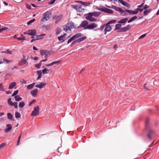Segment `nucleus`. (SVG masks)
I'll list each match as a JSON object with an SVG mask.
<instances>
[{
  "instance_id": "f257e3e1",
  "label": "nucleus",
  "mask_w": 159,
  "mask_h": 159,
  "mask_svg": "<svg viewBox=\"0 0 159 159\" xmlns=\"http://www.w3.org/2000/svg\"><path fill=\"white\" fill-rule=\"evenodd\" d=\"M76 26L72 21L68 22L65 25L63 26V30L66 32H71V29L75 28Z\"/></svg>"
},
{
  "instance_id": "f03ea898",
  "label": "nucleus",
  "mask_w": 159,
  "mask_h": 159,
  "mask_svg": "<svg viewBox=\"0 0 159 159\" xmlns=\"http://www.w3.org/2000/svg\"><path fill=\"white\" fill-rule=\"evenodd\" d=\"M24 34H28L32 36H35L36 35V31L35 30H30L24 33Z\"/></svg>"
},
{
  "instance_id": "7ed1b4c3",
  "label": "nucleus",
  "mask_w": 159,
  "mask_h": 159,
  "mask_svg": "<svg viewBox=\"0 0 159 159\" xmlns=\"http://www.w3.org/2000/svg\"><path fill=\"white\" fill-rule=\"evenodd\" d=\"M105 27V28L104 30V34H106L107 32H110L111 30V25L107 24L105 25H103L101 27V29H103Z\"/></svg>"
},
{
  "instance_id": "20e7f679",
  "label": "nucleus",
  "mask_w": 159,
  "mask_h": 159,
  "mask_svg": "<svg viewBox=\"0 0 159 159\" xmlns=\"http://www.w3.org/2000/svg\"><path fill=\"white\" fill-rule=\"evenodd\" d=\"M39 106L35 107L34 108V110L32 111L31 116H36L39 114Z\"/></svg>"
},
{
  "instance_id": "39448f33",
  "label": "nucleus",
  "mask_w": 159,
  "mask_h": 159,
  "mask_svg": "<svg viewBox=\"0 0 159 159\" xmlns=\"http://www.w3.org/2000/svg\"><path fill=\"white\" fill-rule=\"evenodd\" d=\"M83 35L80 33L76 34L68 40V43L71 42L74 39L78 38Z\"/></svg>"
},
{
  "instance_id": "423d86ee",
  "label": "nucleus",
  "mask_w": 159,
  "mask_h": 159,
  "mask_svg": "<svg viewBox=\"0 0 159 159\" xmlns=\"http://www.w3.org/2000/svg\"><path fill=\"white\" fill-rule=\"evenodd\" d=\"M98 10H99L102 11L106 13L109 14H112L113 12V11L112 10L109 9L107 8L104 7H100L98 9Z\"/></svg>"
},
{
  "instance_id": "0eeeda50",
  "label": "nucleus",
  "mask_w": 159,
  "mask_h": 159,
  "mask_svg": "<svg viewBox=\"0 0 159 159\" xmlns=\"http://www.w3.org/2000/svg\"><path fill=\"white\" fill-rule=\"evenodd\" d=\"M51 15V13L46 12L45 13L44 16L43 18L41 19V21L42 22H44L45 21H47L48 19H49Z\"/></svg>"
},
{
  "instance_id": "6e6552de",
  "label": "nucleus",
  "mask_w": 159,
  "mask_h": 159,
  "mask_svg": "<svg viewBox=\"0 0 159 159\" xmlns=\"http://www.w3.org/2000/svg\"><path fill=\"white\" fill-rule=\"evenodd\" d=\"M97 25L95 23H93L91 24L88 25V26L85 27L84 29H93L97 27Z\"/></svg>"
},
{
  "instance_id": "1a4fd4ad",
  "label": "nucleus",
  "mask_w": 159,
  "mask_h": 159,
  "mask_svg": "<svg viewBox=\"0 0 159 159\" xmlns=\"http://www.w3.org/2000/svg\"><path fill=\"white\" fill-rule=\"evenodd\" d=\"M29 57H28L26 58V59H21L20 62L18 63V65L19 66H22L24 65L25 64H28V63L27 61V60H29Z\"/></svg>"
},
{
  "instance_id": "9d476101",
  "label": "nucleus",
  "mask_w": 159,
  "mask_h": 159,
  "mask_svg": "<svg viewBox=\"0 0 159 159\" xmlns=\"http://www.w3.org/2000/svg\"><path fill=\"white\" fill-rule=\"evenodd\" d=\"M92 16H90L89 14H88V16L86 17V18L88 20L91 21H96L97 19L93 17H92Z\"/></svg>"
},
{
  "instance_id": "9b49d317",
  "label": "nucleus",
  "mask_w": 159,
  "mask_h": 159,
  "mask_svg": "<svg viewBox=\"0 0 159 159\" xmlns=\"http://www.w3.org/2000/svg\"><path fill=\"white\" fill-rule=\"evenodd\" d=\"M88 24L89 23L87 20H84L82 22L80 26L84 28L85 27L88 25Z\"/></svg>"
},
{
  "instance_id": "f8f14e48",
  "label": "nucleus",
  "mask_w": 159,
  "mask_h": 159,
  "mask_svg": "<svg viewBox=\"0 0 159 159\" xmlns=\"http://www.w3.org/2000/svg\"><path fill=\"white\" fill-rule=\"evenodd\" d=\"M130 28L131 27L129 26V25H128L127 26L121 28L120 30L119 31V32H125L129 30Z\"/></svg>"
},
{
  "instance_id": "ddd939ff",
  "label": "nucleus",
  "mask_w": 159,
  "mask_h": 159,
  "mask_svg": "<svg viewBox=\"0 0 159 159\" xmlns=\"http://www.w3.org/2000/svg\"><path fill=\"white\" fill-rule=\"evenodd\" d=\"M6 127L7 128L5 129V132L6 133L9 132L12 129V126L10 124H7L6 126Z\"/></svg>"
},
{
  "instance_id": "4468645a",
  "label": "nucleus",
  "mask_w": 159,
  "mask_h": 159,
  "mask_svg": "<svg viewBox=\"0 0 159 159\" xmlns=\"http://www.w3.org/2000/svg\"><path fill=\"white\" fill-rule=\"evenodd\" d=\"M88 14H89L90 16L97 17L100 14V12H94L92 13H89Z\"/></svg>"
},
{
  "instance_id": "2eb2a0df",
  "label": "nucleus",
  "mask_w": 159,
  "mask_h": 159,
  "mask_svg": "<svg viewBox=\"0 0 159 159\" xmlns=\"http://www.w3.org/2000/svg\"><path fill=\"white\" fill-rule=\"evenodd\" d=\"M38 90L37 89H33L30 92L31 94L33 96H35L38 92Z\"/></svg>"
},
{
  "instance_id": "dca6fc26",
  "label": "nucleus",
  "mask_w": 159,
  "mask_h": 159,
  "mask_svg": "<svg viewBox=\"0 0 159 159\" xmlns=\"http://www.w3.org/2000/svg\"><path fill=\"white\" fill-rule=\"evenodd\" d=\"M46 85V84L43 83H41L39 84H36L35 86V87L39 88L40 89H41L43 88Z\"/></svg>"
},
{
  "instance_id": "f3484780",
  "label": "nucleus",
  "mask_w": 159,
  "mask_h": 159,
  "mask_svg": "<svg viewBox=\"0 0 159 159\" xmlns=\"http://www.w3.org/2000/svg\"><path fill=\"white\" fill-rule=\"evenodd\" d=\"M87 37H81L77 40L76 41H75V42H73V43H72V44H74L76 42H80L82 41L84 39H86Z\"/></svg>"
},
{
  "instance_id": "a211bd4d",
  "label": "nucleus",
  "mask_w": 159,
  "mask_h": 159,
  "mask_svg": "<svg viewBox=\"0 0 159 159\" xmlns=\"http://www.w3.org/2000/svg\"><path fill=\"white\" fill-rule=\"evenodd\" d=\"M62 16H55L53 18L56 20L55 23H58L59 21L61 20V19Z\"/></svg>"
},
{
  "instance_id": "6ab92c4d",
  "label": "nucleus",
  "mask_w": 159,
  "mask_h": 159,
  "mask_svg": "<svg viewBox=\"0 0 159 159\" xmlns=\"http://www.w3.org/2000/svg\"><path fill=\"white\" fill-rule=\"evenodd\" d=\"M66 35V34L65 33L63 35L58 37V39L59 41H61L62 42H63L65 41V40L64 39V38Z\"/></svg>"
},
{
  "instance_id": "aec40b11",
  "label": "nucleus",
  "mask_w": 159,
  "mask_h": 159,
  "mask_svg": "<svg viewBox=\"0 0 159 159\" xmlns=\"http://www.w3.org/2000/svg\"><path fill=\"white\" fill-rule=\"evenodd\" d=\"M120 2L124 6L128 7L129 5L127 2H124L123 0H120Z\"/></svg>"
},
{
  "instance_id": "412c9836",
  "label": "nucleus",
  "mask_w": 159,
  "mask_h": 159,
  "mask_svg": "<svg viewBox=\"0 0 159 159\" xmlns=\"http://www.w3.org/2000/svg\"><path fill=\"white\" fill-rule=\"evenodd\" d=\"M16 85V83L15 82H11L10 84L8 87L9 89H11L14 88Z\"/></svg>"
},
{
  "instance_id": "4be33fe9",
  "label": "nucleus",
  "mask_w": 159,
  "mask_h": 159,
  "mask_svg": "<svg viewBox=\"0 0 159 159\" xmlns=\"http://www.w3.org/2000/svg\"><path fill=\"white\" fill-rule=\"evenodd\" d=\"M59 62H60V61H53L52 63H51L49 64L46 65L45 66H51L54 64H58V63Z\"/></svg>"
},
{
  "instance_id": "5701e85b",
  "label": "nucleus",
  "mask_w": 159,
  "mask_h": 159,
  "mask_svg": "<svg viewBox=\"0 0 159 159\" xmlns=\"http://www.w3.org/2000/svg\"><path fill=\"white\" fill-rule=\"evenodd\" d=\"M152 11V9H151L145 10L143 12V15L145 16L147 15L148 13H150Z\"/></svg>"
},
{
  "instance_id": "b1692460",
  "label": "nucleus",
  "mask_w": 159,
  "mask_h": 159,
  "mask_svg": "<svg viewBox=\"0 0 159 159\" xmlns=\"http://www.w3.org/2000/svg\"><path fill=\"white\" fill-rule=\"evenodd\" d=\"M7 117L9 120H14L13 118V116L10 113H8L7 114Z\"/></svg>"
},
{
  "instance_id": "393cba45",
  "label": "nucleus",
  "mask_w": 159,
  "mask_h": 159,
  "mask_svg": "<svg viewBox=\"0 0 159 159\" xmlns=\"http://www.w3.org/2000/svg\"><path fill=\"white\" fill-rule=\"evenodd\" d=\"M35 84V83H34L31 84L27 86V89H28L29 90H30V89H33V88L34 87V86Z\"/></svg>"
},
{
  "instance_id": "a878e982",
  "label": "nucleus",
  "mask_w": 159,
  "mask_h": 159,
  "mask_svg": "<svg viewBox=\"0 0 159 159\" xmlns=\"http://www.w3.org/2000/svg\"><path fill=\"white\" fill-rule=\"evenodd\" d=\"M11 98H9L7 100V102L8 105H9L10 106H13L14 104V102H12L11 101Z\"/></svg>"
},
{
  "instance_id": "bb28decb",
  "label": "nucleus",
  "mask_w": 159,
  "mask_h": 159,
  "mask_svg": "<svg viewBox=\"0 0 159 159\" xmlns=\"http://www.w3.org/2000/svg\"><path fill=\"white\" fill-rule=\"evenodd\" d=\"M153 133V132L152 130H150L149 131L148 134V137L149 139H152V135Z\"/></svg>"
},
{
  "instance_id": "cd10ccee",
  "label": "nucleus",
  "mask_w": 159,
  "mask_h": 159,
  "mask_svg": "<svg viewBox=\"0 0 159 159\" xmlns=\"http://www.w3.org/2000/svg\"><path fill=\"white\" fill-rule=\"evenodd\" d=\"M115 10L117 11H118L121 12L122 13H125L124 10L122 9L121 8H120V7H116V8Z\"/></svg>"
},
{
  "instance_id": "c85d7f7f",
  "label": "nucleus",
  "mask_w": 159,
  "mask_h": 159,
  "mask_svg": "<svg viewBox=\"0 0 159 159\" xmlns=\"http://www.w3.org/2000/svg\"><path fill=\"white\" fill-rule=\"evenodd\" d=\"M137 19V17L136 16H134L132 17L128 21V23H129L134 20H135Z\"/></svg>"
},
{
  "instance_id": "c756f323",
  "label": "nucleus",
  "mask_w": 159,
  "mask_h": 159,
  "mask_svg": "<svg viewBox=\"0 0 159 159\" xmlns=\"http://www.w3.org/2000/svg\"><path fill=\"white\" fill-rule=\"evenodd\" d=\"M128 20V19L127 18H125L120 20L118 22V23H125Z\"/></svg>"
},
{
  "instance_id": "7c9ffc66",
  "label": "nucleus",
  "mask_w": 159,
  "mask_h": 159,
  "mask_svg": "<svg viewBox=\"0 0 159 159\" xmlns=\"http://www.w3.org/2000/svg\"><path fill=\"white\" fill-rule=\"evenodd\" d=\"M71 7L76 9L77 11L78 10V8H79V7L80 8V5H78L77 4L72 5Z\"/></svg>"
},
{
  "instance_id": "2f4dec72",
  "label": "nucleus",
  "mask_w": 159,
  "mask_h": 159,
  "mask_svg": "<svg viewBox=\"0 0 159 159\" xmlns=\"http://www.w3.org/2000/svg\"><path fill=\"white\" fill-rule=\"evenodd\" d=\"M25 104L24 102H21L19 104V107L20 108H22L25 106Z\"/></svg>"
},
{
  "instance_id": "473e14b6",
  "label": "nucleus",
  "mask_w": 159,
  "mask_h": 159,
  "mask_svg": "<svg viewBox=\"0 0 159 159\" xmlns=\"http://www.w3.org/2000/svg\"><path fill=\"white\" fill-rule=\"evenodd\" d=\"M56 34L57 35L59 34L61 32V28H58L56 30Z\"/></svg>"
},
{
  "instance_id": "72a5a7b5",
  "label": "nucleus",
  "mask_w": 159,
  "mask_h": 159,
  "mask_svg": "<svg viewBox=\"0 0 159 159\" xmlns=\"http://www.w3.org/2000/svg\"><path fill=\"white\" fill-rule=\"evenodd\" d=\"M3 61L6 63H9L12 62L11 61L8 60L5 58H3Z\"/></svg>"
},
{
  "instance_id": "f704fd0d",
  "label": "nucleus",
  "mask_w": 159,
  "mask_h": 159,
  "mask_svg": "<svg viewBox=\"0 0 159 159\" xmlns=\"http://www.w3.org/2000/svg\"><path fill=\"white\" fill-rule=\"evenodd\" d=\"M82 4L84 6H88L90 5V2H82Z\"/></svg>"
},
{
  "instance_id": "c9c22d12",
  "label": "nucleus",
  "mask_w": 159,
  "mask_h": 159,
  "mask_svg": "<svg viewBox=\"0 0 159 159\" xmlns=\"http://www.w3.org/2000/svg\"><path fill=\"white\" fill-rule=\"evenodd\" d=\"M42 65V63L40 62L38 64H36L35 65V66L37 69L40 68Z\"/></svg>"
},
{
  "instance_id": "e433bc0d",
  "label": "nucleus",
  "mask_w": 159,
  "mask_h": 159,
  "mask_svg": "<svg viewBox=\"0 0 159 159\" xmlns=\"http://www.w3.org/2000/svg\"><path fill=\"white\" fill-rule=\"evenodd\" d=\"M3 84L2 83L0 84V91H4Z\"/></svg>"
},
{
  "instance_id": "4c0bfd02",
  "label": "nucleus",
  "mask_w": 159,
  "mask_h": 159,
  "mask_svg": "<svg viewBox=\"0 0 159 159\" xmlns=\"http://www.w3.org/2000/svg\"><path fill=\"white\" fill-rule=\"evenodd\" d=\"M15 117L16 118H19L20 117V114L18 112H16L15 114Z\"/></svg>"
},
{
  "instance_id": "58836bf2",
  "label": "nucleus",
  "mask_w": 159,
  "mask_h": 159,
  "mask_svg": "<svg viewBox=\"0 0 159 159\" xmlns=\"http://www.w3.org/2000/svg\"><path fill=\"white\" fill-rule=\"evenodd\" d=\"M121 26V25L120 24H116L115 26V30H116L119 29L120 28Z\"/></svg>"
},
{
  "instance_id": "ea45409f",
  "label": "nucleus",
  "mask_w": 159,
  "mask_h": 159,
  "mask_svg": "<svg viewBox=\"0 0 159 159\" xmlns=\"http://www.w3.org/2000/svg\"><path fill=\"white\" fill-rule=\"evenodd\" d=\"M116 22V20H111L110 21H109L107 23V24L109 25L110 24H111L114 23Z\"/></svg>"
},
{
  "instance_id": "a19ab883",
  "label": "nucleus",
  "mask_w": 159,
  "mask_h": 159,
  "mask_svg": "<svg viewBox=\"0 0 159 159\" xmlns=\"http://www.w3.org/2000/svg\"><path fill=\"white\" fill-rule=\"evenodd\" d=\"M2 53H6V54H11V53H12V52L11 51H10L8 50H7L5 51L2 52Z\"/></svg>"
},
{
  "instance_id": "79ce46f5",
  "label": "nucleus",
  "mask_w": 159,
  "mask_h": 159,
  "mask_svg": "<svg viewBox=\"0 0 159 159\" xmlns=\"http://www.w3.org/2000/svg\"><path fill=\"white\" fill-rule=\"evenodd\" d=\"M14 98L15 99V100L18 102L21 100L22 99V98L20 97L17 98V96H15Z\"/></svg>"
},
{
  "instance_id": "37998d69",
  "label": "nucleus",
  "mask_w": 159,
  "mask_h": 159,
  "mask_svg": "<svg viewBox=\"0 0 159 159\" xmlns=\"http://www.w3.org/2000/svg\"><path fill=\"white\" fill-rule=\"evenodd\" d=\"M40 53L41 55L43 56L46 54V51L43 50H41L40 51Z\"/></svg>"
},
{
  "instance_id": "c03bdc74",
  "label": "nucleus",
  "mask_w": 159,
  "mask_h": 159,
  "mask_svg": "<svg viewBox=\"0 0 159 159\" xmlns=\"http://www.w3.org/2000/svg\"><path fill=\"white\" fill-rule=\"evenodd\" d=\"M49 70H48L47 69L45 68L42 70V72L43 74H45L48 73L46 72L47 71Z\"/></svg>"
},
{
  "instance_id": "a18cd8bd",
  "label": "nucleus",
  "mask_w": 159,
  "mask_h": 159,
  "mask_svg": "<svg viewBox=\"0 0 159 159\" xmlns=\"http://www.w3.org/2000/svg\"><path fill=\"white\" fill-rule=\"evenodd\" d=\"M35 19H32L30 20L27 23V24L28 25H30V24H31V23H32L34 21H35Z\"/></svg>"
},
{
  "instance_id": "49530a36",
  "label": "nucleus",
  "mask_w": 159,
  "mask_h": 159,
  "mask_svg": "<svg viewBox=\"0 0 159 159\" xmlns=\"http://www.w3.org/2000/svg\"><path fill=\"white\" fill-rule=\"evenodd\" d=\"M36 101V100L34 99L30 102L29 104V106L30 107Z\"/></svg>"
},
{
  "instance_id": "de8ad7c7",
  "label": "nucleus",
  "mask_w": 159,
  "mask_h": 159,
  "mask_svg": "<svg viewBox=\"0 0 159 159\" xmlns=\"http://www.w3.org/2000/svg\"><path fill=\"white\" fill-rule=\"evenodd\" d=\"M18 93V90H15L12 95V96H16Z\"/></svg>"
},
{
  "instance_id": "09e8293b",
  "label": "nucleus",
  "mask_w": 159,
  "mask_h": 159,
  "mask_svg": "<svg viewBox=\"0 0 159 159\" xmlns=\"http://www.w3.org/2000/svg\"><path fill=\"white\" fill-rule=\"evenodd\" d=\"M8 29V28L7 27H5L4 28H1L0 29V33L1 32H2L4 30H7Z\"/></svg>"
},
{
  "instance_id": "8fccbe9b",
  "label": "nucleus",
  "mask_w": 159,
  "mask_h": 159,
  "mask_svg": "<svg viewBox=\"0 0 159 159\" xmlns=\"http://www.w3.org/2000/svg\"><path fill=\"white\" fill-rule=\"evenodd\" d=\"M138 13V11L137 10V9L135 10L134 11H132L131 12V14H137Z\"/></svg>"
},
{
  "instance_id": "3c124183",
  "label": "nucleus",
  "mask_w": 159,
  "mask_h": 159,
  "mask_svg": "<svg viewBox=\"0 0 159 159\" xmlns=\"http://www.w3.org/2000/svg\"><path fill=\"white\" fill-rule=\"evenodd\" d=\"M80 7H79V8H78V10H77V11L78 12H82V10H84L83 8L82 7V6L81 5H80Z\"/></svg>"
},
{
  "instance_id": "603ef678",
  "label": "nucleus",
  "mask_w": 159,
  "mask_h": 159,
  "mask_svg": "<svg viewBox=\"0 0 159 159\" xmlns=\"http://www.w3.org/2000/svg\"><path fill=\"white\" fill-rule=\"evenodd\" d=\"M20 82L22 84H25L26 83V81L24 79H21L20 80Z\"/></svg>"
},
{
  "instance_id": "864d4df0",
  "label": "nucleus",
  "mask_w": 159,
  "mask_h": 159,
  "mask_svg": "<svg viewBox=\"0 0 159 159\" xmlns=\"http://www.w3.org/2000/svg\"><path fill=\"white\" fill-rule=\"evenodd\" d=\"M13 106L15 108L17 109L18 108V106H17V103L16 102H15L14 103V104Z\"/></svg>"
},
{
  "instance_id": "5fc2aeb1",
  "label": "nucleus",
  "mask_w": 159,
  "mask_h": 159,
  "mask_svg": "<svg viewBox=\"0 0 159 159\" xmlns=\"http://www.w3.org/2000/svg\"><path fill=\"white\" fill-rule=\"evenodd\" d=\"M149 123V119H147L145 121V125L146 127H147Z\"/></svg>"
},
{
  "instance_id": "6e6d98bb",
  "label": "nucleus",
  "mask_w": 159,
  "mask_h": 159,
  "mask_svg": "<svg viewBox=\"0 0 159 159\" xmlns=\"http://www.w3.org/2000/svg\"><path fill=\"white\" fill-rule=\"evenodd\" d=\"M6 144L5 143H2L1 145H0V149L4 147L5 146Z\"/></svg>"
},
{
  "instance_id": "4d7b16f0",
  "label": "nucleus",
  "mask_w": 159,
  "mask_h": 159,
  "mask_svg": "<svg viewBox=\"0 0 159 159\" xmlns=\"http://www.w3.org/2000/svg\"><path fill=\"white\" fill-rule=\"evenodd\" d=\"M56 0H51L50 2H48V4H53L56 1Z\"/></svg>"
},
{
  "instance_id": "13d9d810",
  "label": "nucleus",
  "mask_w": 159,
  "mask_h": 159,
  "mask_svg": "<svg viewBox=\"0 0 159 159\" xmlns=\"http://www.w3.org/2000/svg\"><path fill=\"white\" fill-rule=\"evenodd\" d=\"M146 36V34H143L141 36H140L139 37V39H143V38H144Z\"/></svg>"
},
{
  "instance_id": "bf43d9fd",
  "label": "nucleus",
  "mask_w": 159,
  "mask_h": 159,
  "mask_svg": "<svg viewBox=\"0 0 159 159\" xmlns=\"http://www.w3.org/2000/svg\"><path fill=\"white\" fill-rule=\"evenodd\" d=\"M143 88L147 90H148V88H147V84H144L143 85Z\"/></svg>"
},
{
  "instance_id": "052dcab7",
  "label": "nucleus",
  "mask_w": 159,
  "mask_h": 159,
  "mask_svg": "<svg viewBox=\"0 0 159 159\" xmlns=\"http://www.w3.org/2000/svg\"><path fill=\"white\" fill-rule=\"evenodd\" d=\"M124 11H125V12H127L131 14L132 11H131V10H124Z\"/></svg>"
},
{
  "instance_id": "680f3d73",
  "label": "nucleus",
  "mask_w": 159,
  "mask_h": 159,
  "mask_svg": "<svg viewBox=\"0 0 159 159\" xmlns=\"http://www.w3.org/2000/svg\"><path fill=\"white\" fill-rule=\"evenodd\" d=\"M37 74L38 75L41 76L42 73V72H41V70L37 71Z\"/></svg>"
},
{
  "instance_id": "e2e57ef3",
  "label": "nucleus",
  "mask_w": 159,
  "mask_h": 159,
  "mask_svg": "<svg viewBox=\"0 0 159 159\" xmlns=\"http://www.w3.org/2000/svg\"><path fill=\"white\" fill-rule=\"evenodd\" d=\"M36 38V39H32L31 40V43H32L34 41H36V40H38L39 39V38Z\"/></svg>"
},
{
  "instance_id": "0e129e2a",
  "label": "nucleus",
  "mask_w": 159,
  "mask_h": 159,
  "mask_svg": "<svg viewBox=\"0 0 159 159\" xmlns=\"http://www.w3.org/2000/svg\"><path fill=\"white\" fill-rule=\"evenodd\" d=\"M26 7L29 9H31V6L30 4H27L26 5Z\"/></svg>"
},
{
  "instance_id": "69168bd1",
  "label": "nucleus",
  "mask_w": 159,
  "mask_h": 159,
  "mask_svg": "<svg viewBox=\"0 0 159 159\" xmlns=\"http://www.w3.org/2000/svg\"><path fill=\"white\" fill-rule=\"evenodd\" d=\"M149 7V6L147 5H145L144 7H143V9H145L148 8Z\"/></svg>"
},
{
  "instance_id": "338daca9",
  "label": "nucleus",
  "mask_w": 159,
  "mask_h": 159,
  "mask_svg": "<svg viewBox=\"0 0 159 159\" xmlns=\"http://www.w3.org/2000/svg\"><path fill=\"white\" fill-rule=\"evenodd\" d=\"M45 35V34H40V35H37L36 36V38H38L39 37L43 36H44Z\"/></svg>"
},
{
  "instance_id": "774afa93",
  "label": "nucleus",
  "mask_w": 159,
  "mask_h": 159,
  "mask_svg": "<svg viewBox=\"0 0 159 159\" xmlns=\"http://www.w3.org/2000/svg\"><path fill=\"white\" fill-rule=\"evenodd\" d=\"M6 93L7 94H11V92L10 91H6Z\"/></svg>"
}]
</instances>
